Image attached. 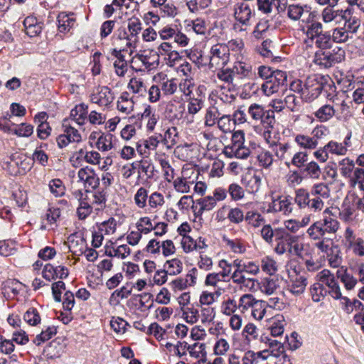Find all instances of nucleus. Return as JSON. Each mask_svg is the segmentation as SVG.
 <instances>
[{"mask_svg": "<svg viewBox=\"0 0 364 364\" xmlns=\"http://www.w3.org/2000/svg\"><path fill=\"white\" fill-rule=\"evenodd\" d=\"M153 223L148 216L140 218L136 223V228L144 235H147L153 230Z\"/></svg>", "mask_w": 364, "mask_h": 364, "instance_id": "680f3d73", "label": "nucleus"}, {"mask_svg": "<svg viewBox=\"0 0 364 364\" xmlns=\"http://www.w3.org/2000/svg\"><path fill=\"white\" fill-rule=\"evenodd\" d=\"M161 141V134H155L136 142V150L143 157H148L150 151L156 150Z\"/></svg>", "mask_w": 364, "mask_h": 364, "instance_id": "2eb2a0df", "label": "nucleus"}, {"mask_svg": "<svg viewBox=\"0 0 364 364\" xmlns=\"http://www.w3.org/2000/svg\"><path fill=\"white\" fill-rule=\"evenodd\" d=\"M330 210L326 208L323 212V214L326 215L323 216V220H319L325 235L335 234L340 227L339 222L335 218L330 215Z\"/></svg>", "mask_w": 364, "mask_h": 364, "instance_id": "6ab92c4d", "label": "nucleus"}, {"mask_svg": "<svg viewBox=\"0 0 364 364\" xmlns=\"http://www.w3.org/2000/svg\"><path fill=\"white\" fill-rule=\"evenodd\" d=\"M258 9L264 14H270L274 8L277 9L281 5H285L287 0H257Z\"/></svg>", "mask_w": 364, "mask_h": 364, "instance_id": "72a5a7b5", "label": "nucleus"}, {"mask_svg": "<svg viewBox=\"0 0 364 364\" xmlns=\"http://www.w3.org/2000/svg\"><path fill=\"white\" fill-rule=\"evenodd\" d=\"M238 308L236 301L233 299L228 298L227 300L221 303L220 311L225 316H230L235 314L237 309Z\"/></svg>", "mask_w": 364, "mask_h": 364, "instance_id": "e2e57ef3", "label": "nucleus"}, {"mask_svg": "<svg viewBox=\"0 0 364 364\" xmlns=\"http://www.w3.org/2000/svg\"><path fill=\"white\" fill-rule=\"evenodd\" d=\"M55 141L58 148L64 149L70 144H80L83 139L80 130L73 126L70 119H63L62 122V134L56 137Z\"/></svg>", "mask_w": 364, "mask_h": 364, "instance_id": "20e7f679", "label": "nucleus"}, {"mask_svg": "<svg viewBox=\"0 0 364 364\" xmlns=\"http://www.w3.org/2000/svg\"><path fill=\"white\" fill-rule=\"evenodd\" d=\"M206 245L203 242V245H195L194 248L199 251V258L198 260V267L204 271H209L212 269L213 263L212 258L207 255L204 254L201 250Z\"/></svg>", "mask_w": 364, "mask_h": 364, "instance_id": "c9c22d12", "label": "nucleus"}, {"mask_svg": "<svg viewBox=\"0 0 364 364\" xmlns=\"http://www.w3.org/2000/svg\"><path fill=\"white\" fill-rule=\"evenodd\" d=\"M299 28L306 36L304 41L306 44L314 43L321 50L331 47V36L328 32L323 31V26L321 22L309 17L306 23L301 24Z\"/></svg>", "mask_w": 364, "mask_h": 364, "instance_id": "f257e3e1", "label": "nucleus"}, {"mask_svg": "<svg viewBox=\"0 0 364 364\" xmlns=\"http://www.w3.org/2000/svg\"><path fill=\"white\" fill-rule=\"evenodd\" d=\"M23 284L16 279H9L2 284V292L4 296L14 298L23 289Z\"/></svg>", "mask_w": 364, "mask_h": 364, "instance_id": "4be33fe9", "label": "nucleus"}, {"mask_svg": "<svg viewBox=\"0 0 364 364\" xmlns=\"http://www.w3.org/2000/svg\"><path fill=\"white\" fill-rule=\"evenodd\" d=\"M253 15V6L248 2H238L234 6V17L242 26H247Z\"/></svg>", "mask_w": 364, "mask_h": 364, "instance_id": "4468645a", "label": "nucleus"}, {"mask_svg": "<svg viewBox=\"0 0 364 364\" xmlns=\"http://www.w3.org/2000/svg\"><path fill=\"white\" fill-rule=\"evenodd\" d=\"M48 187L50 193L55 197H60L65 194V187L63 181L58 178L51 180Z\"/></svg>", "mask_w": 364, "mask_h": 364, "instance_id": "0e129e2a", "label": "nucleus"}, {"mask_svg": "<svg viewBox=\"0 0 364 364\" xmlns=\"http://www.w3.org/2000/svg\"><path fill=\"white\" fill-rule=\"evenodd\" d=\"M283 231L279 229H272L270 225H264L261 230V236L267 243L271 244L273 242L274 237L276 240H281L283 237Z\"/></svg>", "mask_w": 364, "mask_h": 364, "instance_id": "f704fd0d", "label": "nucleus"}, {"mask_svg": "<svg viewBox=\"0 0 364 364\" xmlns=\"http://www.w3.org/2000/svg\"><path fill=\"white\" fill-rule=\"evenodd\" d=\"M355 198V196H354V192L349 191L344 199L340 214L342 218L346 221L352 218L355 209L357 208L354 202Z\"/></svg>", "mask_w": 364, "mask_h": 364, "instance_id": "393cba45", "label": "nucleus"}, {"mask_svg": "<svg viewBox=\"0 0 364 364\" xmlns=\"http://www.w3.org/2000/svg\"><path fill=\"white\" fill-rule=\"evenodd\" d=\"M306 233L313 240L322 239V237L325 236L321 223L319 220L314 222L311 225V226L307 229Z\"/></svg>", "mask_w": 364, "mask_h": 364, "instance_id": "4d7b16f0", "label": "nucleus"}, {"mask_svg": "<svg viewBox=\"0 0 364 364\" xmlns=\"http://www.w3.org/2000/svg\"><path fill=\"white\" fill-rule=\"evenodd\" d=\"M134 102L129 94L122 92L117 102V109L121 113L129 114L134 110Z\"/></svg>", "mask_w": 364, "mask_h": 364, "instance_id": "cd10ccee", "label": "nucleus"}, {"mask_svg": "<svg viewBox=\"0 0 364 364\" xmlns=\"http://www.w3.org/2000/svg\"><path fill=\"white\" fill-rule=\"evenodd\" d=\"M112 135L110 134H101L96 142L97 149L102 151H107L112 148Z\"/></svg>", "mask_w": 364, "mask_h": 364, "instance_id": "864d4df0", "label": "nucleus"}, {"mask_svg": "<svg viewBox=\"0 0 364 364\" xmlns=\"http://www.w3.org/2000/svg\"><path fill=\"white\" fill-rule=\"evenodd\" d=\"M218 128L224 134L230 133L233 130L234 122L229 114L220 115L217 122Z\"/></svg>", "mask_w": 364, "mask_h": 364, "instance_id": "8fccbe9b", "label": "nucleus"}, {"mask_svg": "<svg viewBox=\"0 0 364 364\" xmlns=\"http://www.w3.org/2000/svg\"><path fill=\"white\" fill-rule=\"evenodd\" d=\"M294 141L303 149L313 150L315 149L318 141H316L311 136L305 134H297L294 137Z\"/></svg>", "mask_w": 364, "mask_h": 364, "instance_id": "4c0bfd02", "label": "nucleus"}, {"mask_svg": "<svg viewBox=\"0 0 364 364\" xmlns=\"http://www.w3.org/2000/svg\"><path fill=\"white\" fill-rule=\"evenodd\" d=\"M337 277L341 279V281L344 284L346 288L348 290L352 289L357 281L351 275L346 272V269L342 267L337 271Z\"/></svg>", "mask_w": 364, "mask_h": 364, "instance_id": "bf43d9fd", "label": "nucleus"}, {"mask_svg": "<svg viewBox=\"0 0 364 364\" xmlns=\"http://www.w3.org/2000/svg\"><path fill=\"white\" fill-rule=\"evenodd\" d=\"M265 326L270 331L272 336H279L283 334L286 324L283 315L277 314L265 320Z\"/></svg>", "mask_w": 364, "mask_h": 364, "instance_id": "a211bd4d", "label": "nucleus"}, {"mask_svg": "<svg viewBox=\"0 0 364 364\" xmlns=\"http://www.w3.org/2000/svg\"><path fill=\"white\" fill-rule=\"evenodd\" d=\"M223 241L226 246L235 254L242 255L247 251L245 243L241 239H229L223 237Z\"/></svg>", "mask_w": 364, "mask_h": 364, "instance_id": "ea45409f", "label": "nucleus"}, {"mask_svg": "<svg viewBox=\"0 0 364 364\" xmlns=\"http://www.w3.org/2000/svg\"><path fill=\"white\" fill-rule=\"evenodd\" d=\"M65 13H60L58 16V30L60 32L65 33L70 31L73 27L75 19L72 16Z\"/></svg>", "mask_w": 364, "mask_h": 364, "instance_id": "a19ab883", "label": "nucleus"}, {"mask_svg": "<svg viewBox=\"0 0 364 364\" xmlns=\"http://www.w3.org/2000/svg\"><path fill=\"white\" fill-rule=\"evenodd\" d=\"M269 210L273 212H282L289 215L292 211L291 203L287 197L274 199L269 205Z\"/></svg>", "mask_w": 364, "mask_h": 364, "instance_id": "a878e982", "label": "nucleus"}, {"mask_svg": "<svg viewBox=\"0 0 364 364\" xmlns=\"http://www.w3.org/2000/svg\"><path fill=\"white\" fill-rule=\"evenodd\" d=\"M339 166L341 174L350 178L355 170L353 161L349 158L343 159L339 162Z\"/></svg>", "mask_w": 364, "mask_h": 364, "instance_id": "774afa93", "label": "nucleus"}, {"mask_svg": "<svg viewBox=\"0 0 364 364\" xmlns=\"http://www.w3.org/2000/svg\"><path fill=\"white\" fill-rule=\"evenodd\" d=\"M247 224L253 228H259L262 225L265 220L262 215L256 211H248L245 218Z\"/></svg>", "mask_w": 364, "mask_h": 364, "instance_id": "5fc2aeb1", "label": "nucleus"}, {"mask_svg": "<svg viewBox=\"0 0 364 364\" xmlns=\"http://www.w3.org/2000/svg\"><path fill=\"white\" fill-rule=\"evenodd\" d=\"M269 148L279 160L284 161V162L289 161L291 156L290 151L291 146L289 143H276L273 141Z\"/></svg>", "mask_w": 364, "mask_h": 364, "instance_id": "5701e85b", "label": "nucleus"}, {"mask_svg": "<svg viewBox=\"0 0 364 364\" xmlns=\"http://www.w3.org/2000/svg\"><path fill=\"white\" fill-rule=\"evenodd\" d=\"M224 154L228 157L235 156L237 159H247L250 154V151L249 148L242 145L233 148H225Z\"/></svg>", "mask_w": 364, "mask_h": 364, "instance_id": "37998d69", "label": "nucleus"}, {"mask_svg": "<svg viewBox=\"0 0 364 364\" xmlns=\"http://www.w3.org/2000/svg\"><path fill=\"white\" fill-rule=\"evenodd\" d=\"M220 114L217 108L211 107L206 109L204 117V124L205 127H213L217 124Z\"/></svg>", "mask_w": 364, "mask_h": 364, "instance_id": "13d9d810", "label": "nucleus"}, {"mask_svg": "<svg viewBox=\"0 0 364 364\" xmlns=\"http://www.w3.org/2000/svg\"><path fill=\"white\" fill-rule=\"evenodd\" d=\"M159 87L164 95H173L178 89V81L175 78H163L159 83Z\"/></svg>", "mask_w": 364, "mask_h": 364, "instance_id": "79ce46f5", "label": "nucleus"}, {"mask_svg": "<svg viewBox=\"0 0 364 364\" xmlns=\"http://www.w3.org/2000/svg\"><path fill=\"white\" fill-rule=\"evenodd\" d=\"M142 31V23L137 17H131L127 20V28L118 29V38L125 41V46L132 53L139 41V35Z\"/></svg>", "mask_w": 364, "mask_h": 364, "instance_id": "f03ea898", "label": "nucleus"}, {"mask_svg": "<svg viewBox=\"0 0 364 364\" xmlns=\"http://www.w3.org/2000/svg\"><path fill=\"white\" fill-rule=\"evenodd\" d=\"M309 192L303 188H299L295 191L294 200L300 208H306L309 207Z\"/></svg>", "mask_w": 364, "mask_h": 364, "instance_id": "603ef678", "label": "nucleus"}, {"mask_svg": "<svg viewBox=\"0 0 364 364\" xmlns=\"http://www.w3.org/2000/svg\"><path fill=\"white\" fill-rule=\"evenodd\" d=\"M182 344L183 345V350H186V352L188 351L190 356L198 359V360L201 362L205 360L207 352L205 343L196 342L192 345H189L186 342Z\"/></svg>", "mask_w": 364, "mask_h": 364, "instance_id": "aec40b11", "label": "nucleus"}, {"mask_svg": "<svg viewBox=\"0 0 364 364\" xmlns=\"http://www.w3.org/2000/svg\"><path fill=\"white\" fill-rule=\"evenodd\" d=\"M193 184V181H190L184 176L177 177L173 181V186L175 191L181 193H189Z\"/></svg>", "mask_w": 364, "mask_h": 364, "instance_id": "a18cd8bd", "label": "nucleus"}, {"mask_svg": "<svg viewBox=\"0 0 364 364\" xmlns=\"http://www.w3.org/2000/svg\"><path fill=\"white\" fill-rule=\"evenodd\" d=\"M210 68H218L225 65L230 60V53L226 46L223 43H218L212 46L210 51Z\"/></svg>", "mask_w": 364, "mask_h": 364, "instance_id": "9b49d317", "label": "nucleus"}, {"mask_svg": "<svg viewBox=\"0 0 364 364\" xmlns=\"http://www.w3.org/2000/svg\"><path fill=\"white\" fill-rule=\"evenodd\" d=\"M262 341H264L266 343H268V350H269V353L272 356L279 357V355L284 353V348L281 342L277 340L268 338L267 337H265L264 339L262 338Z\"/></svg>", "mask_w": 364, "mask_h": 364, "instance_id": "6e6d98bb", "label": "nucleus"}, {"mask_svg": "<svg viewBox=\"0 0 364 364\" xmlns=\"http://www.w3.org/2000/svg\"><path fill=\"white\" fill-rule=\"evenodd\" d=\"M295 275H291L290 282L288 286V290L295 296L302 294L308 284L307 277L305 272H296L294 270Z\"/></svg>", "mask_w": 364, "mask_h": 364, "instance_id": "f3484780", "label": "nucleus"}, {"mask_svg": "<svg viewBox=\"0 0 364 364\" xmlns=\"http://www.w3.org/2000/svg\"><path fill=\"white\" fill-rule=\"evenodd\" d=\"M257 287L259 288L262 293L271 295L278 287L277 280L271 277H264L261 279L260 281L257 279Z\"/></svg>", "mask_w": 364, "mask_h": 364, "instance_id": "473e14b6", "label": "nucleus"}, {"mask_svg": "<svg viewBox=\"0 0 364 364\" xmlns=\"http://www.w3.org/2000/svg\"><path fill=\"white\" fill-rule=\"evenodd\" d=\"M334 6H326L321 12L320 16L324 23L328 24L335 22L337 24H342L343 21L350 20V16L354 14L350 9H334Z\"/></svg>", "mask_w": 364, "mask_h": 364, "instance_id": "0eeeda50", "label": "nucleus"}, {"mask_svg": "<svg viewBox=\"0 0 364 364\" xmlns=\"http://www.w3.org/2000/svg\"><path fill=\"white\" fill-rule=\"evenodd\" d=\"M78 181L83 183L85 188H97L100 185V178L95 170L86 166L79 169L77 172Z\"/></svg>", "mask_w": 364, "mask_h": 364, "instance_id": "dca6fc26", "label": "nucleus"}, {"mask_svg": "<svg viewBox=\"0 0 364 364\" xmlns=\"http://www.w3.org/2000/svg\"><path fill=\"white\" fill-rule=\"evenodd\" d=\"M148 199V191L144 187H140L134 195V203L139 208H144Z\"/></svg>", "mask_w": 364, "mask_h": 364, "instance_id": "69168bd1", "label": "nucleus"}, {"mask_svg": "<svg viewBox=\"0 0 364 364\" xmlns=\"http://www.w3.org/2000/svg\"><path fill=\"white\" fill-rule=\"evenodd\" d=\"M159 64V55L156 53L149 54H136L131 61L133 69L137 71L152 70L156 69Z\"/></svg>", "mask_w": 364, "mask_h": 364, "instance_id": "423d86ee", "label": "nucleus"}, {"mask_svg": "<svg viewBox=\"0 0 364 364\" xmlns=\"http://www.w3.org/2000/svg\"><path fill=\"white\" fill-rule=\"evenodd\" d=\"M350 191L364 193V168H356L350 178Z\"/></svg>", "mask_w": 364, "mask_h": 364, "instance_id": "bb28decb", "label": "nucleus"}, {"mask_svg": "<svg viewBox=\"0 0 364 364\" xmlns=\"http://www.w3.org/2000/svg\"><path fill=\"white\" fill-rule=\"evenodd\" d=\"M164 268L168 274L177 275L183 270V263L178 258H173L166 262Z\"/></svg>", "mask_w": 364, "mask_h": 364, "instance_id": "3c124183", "label": "nucleus"}, {"mask_svg": "<svg viewBox=\"0 0 364 364\" xmlns=\"http://www.w3.org/2000/svg\"><path fill=\"white\" fill-rule=\"evenodd\" d=\"M344 51L339 50L338 53L331 50H319L315 53L314 63L322 68H331L344 59Z\"/></svg>", "mask_w": 364, "mask_h": 364, "instance_id": "1a4fd4ad", "label": "nucleus"}, {"mask_svg": "<svg viewBox=\"0 0 364 364\" xmlns=\"http://www.w3.org/2000/svg\"><path fill=\"white\" fill-rule=\"evenodd\" d=\"M150 4L160 9L163 16L174 17L177 14V8L170 0H150Z\"/></svg>", "mask_w": 364, "mask_h": 364, "instance_id": "b1692460", "label": "nucleus"}, {"mask_svg": "<svg viewBox=\"0 0 364 364\" xmlns=\"http://www.w3.org/2000/svg\"><path fill=\"white\" fill-rule=\"evenodd\" d=\"M303 171L306 176L314 180L319 179L321 175V168L314 161L307 163L305 165Z\"/></svg>", "mask_w": 364, "mask_h": 364, "instance_id": "49530a36", "label": "nucleus"}, {"mask_svg": "<svg viewBox=\"0 0 364 364\" xmlns=\"http://www.w3.org/2000/svg\"><path fill=\"white\" fill-rule=\"evenodd\" d=\"M101 161V156L96 151H87L86 149L81 148L73 153L70 158V161L73 167H80L83 162L91 165H99Z\"/></svg>", "mask_w": 364, "mask_h": 364, "instance_id": "6e6552de", "label": "nucleus"}, {"mask_svg": "<svg viewBox=\"0 0 364 364\" xmlns=\"http://www.w3.org/2000/svg\"><path fill=\"white\" fill-rule=\"evenodd\" d=\"M259 300L256 299L252 294H245L240 296L237 304L238 309L242 313H245L250 309H252Z\"/></svg>", "mask_w": 364, "mask_h": 364, "instance_id": "c03bdc74", "label": "nucleus"}, {"mask_svg": "<svg viewBox=\"0 0 364 364\" xmlns=\"http://www.w3.org/2000/svg\"><path fill=\"white\" fill-rule=\"evenodd\" d=\"M326 149H327L329 154L337 156H344L348 151V149L345 148V145H342L341 142L333 140L326 144Z\"/></svg>", "mask_w": 364, "mask_h": 364, "instance_id": "052dcab7", "label": "nucleus"}, {"mask_svg": "<svg viewBox=\"0 0 364 364\" xmlns=\"http://www.w3.org/2000/svg\"><path fill=\"white\" fill-rule=\"evenodd\" d=\"M232 69L235 75H238L241 79L250 78L253 76L252 65L242 60H237Z\"/></svg>", "mask_w": 364, "mask_h": 364, "instance_id": "2f4dec72", "label": "nucleus"}, {"mask_svg": "<svg viewBox=\"0 0 364 364\" xmlns=\"http://www.w3.org/2000/svg\"><path fill=\"white\" fill-rule=\"evenodd\" d=\"M203 106V101L201 99L190 97L187 105L188 114L184 118L187 124H191L193 122L194 115L202 109Z\"/></svg>", "mask_w": 364, "mask_h": 364, "instance_id": "c85d7f7f", "label": "nucleus"}, {"mask_svg": "<svg viewBox=\"0 0 364 364\" xmlns=\"http://www.w3.org/2000/svg\"><path fill=\"white\" fill-rule=\"evenodd\" d=\"M343 26L334 28L332 31L331 40L336 43H345L352 40L353 35L358 31L360 26V20L356 16H350V20L343 21Z\"/></svg>", "mask_w": 364, "mask_h": 364, "instance_id": "7ed1b4c3", "label": "nucleus"}, {"mask_svg": "<svg viewBox=\"0 0 364 364\" xmlns=\"http://www.w3.org/2000/svg\"><path fill=\"white\" fill-rule=\"evenodd\" d=\"M114 100V92L107 86L95 87L90 95V102L100 107H107L112 103Z\"/></svg>", "mask_w": 364, "mask_h": 364, "instance_id": "9d476101", "label": "nucleus"}, {"mask_svg": "<svg viewBox=\"0 0 364 364\" xmlns=\"http://www.w3.org/2000/svg\"><path fill=\"white\" fill-rule=\"evenodd\" d=\"M216 200L211 196H205L196 200V214L202 215L204 212L212 210L216 206Z\"/></svg>", "mask_w": 364, "mask_h": 364, "instance_id": "c756f323", "label": "nucleus"}, {"mask_svg": "<svg viewBox=\"0 0 364 364\" xmlns=\"http://www.w3.org/2000/svg\"><path fill=\"white\" fill-rule=\"evenodd\" d=\"M323 90V84L316 75L309 76L304 83L303 100L312 101L317 98Z\"/></svg>", "mask_w": 364, "mask_h": 364, "instance_id": "f8f14e48", "label": "nucleus"}, {"mask_svg": "<svg viewBox=\"0 0 364 364\" xmlns=\"http://www.w3.org/2000/svg\"><path fill=\"white\" fill-rule=\"evenodd\" d=\"M258 165L265 169H271L275 161L273 152L271 150L262 149L257 155Z\"/></svg>", "mask_w": 364, "mask_h": 364, "instance_id": "7c9ffc66", "label": "nucleus"}, {"mask_svg": "<svg viewBox=\"0 0 364 364\" xmlns=\"http://www.w3.org/2000/svg\"><path fill=\"white\" fill-rule=\"evenodd\" d=\"M182 317L188 323H196L199 319V311L193 306H183L181 308Z\"/></svg>", "mask_w": 364, "mask_h": 364, "instance_id": "de8ad7c7", "label": "nucleus"}, {"mask_svg": "<svg viewBox=\"0 0 364 364\" xmlns=\"http://www.w3.org/2000/svg\"><path fill=\"white\" fill-rule=\"evenodd\" d=\"M309 208L314 212H320L324 208V200L330 197V189L323 183L314 184L309 191Z\"/></svg>", "mask_w": 364, "mask_h": 364, "instance_id": "39448f33", "label": "nucleus"}, {"mask_svg": "<svg viewBox=\"0 0 364 364\" xmlns=\"http://www.w3.org/2000/svg\"><path fill=\"white\" fill-rule=\"evenodd\" d=\"M187 30H193L197 34H205L207 30L206 23L204 20L201 18H197L196 20L190 21L187 24Z\"/></svg>", "mask_w": 364, "mask_h": 364, "instance_id": "338daca9", "label": "nucleus"}, {"mask_svg": "<svg viewBox=\"0 0 364 364\" xmlns=\"http://www.w3.org/2000/svg\"><path fill=\"white\" fill-rule=\"evenodd\" d=\"M88 106L84 103L76 105L71 109L70 117V122H75L77 125L82 126L85 124L87 119Z\"/></svg>", "mask_w": 364, "mask_h": 364, "instance_id": "412c9836", "label": "nucleus"}, {"mask_svg": "<svg viewBox=\"0 0 364 364\" xmlns=\"http://www.w3.org/2000/svg\"><path fill=\"white\" fill-rule=\"evenodd\" d=\"M232 282L245 291H255L257 290V279L247 277L243 270H234L230 274Z\"/></svg>", "mask_w": 364, "mask_h": 364, "instance_id": "ddd939ff", "label": "nucleus"}, {"mask_svg": "<svg viewBox=\"0 0 364 364\" xmlns=\"http://www.w3.org/2000/svg\"><path fill=\"white\" fill-rule=\"evenodd\" d=\"M309 8L306 6H301L299 4H291L287 6V16L292 21H299L304 14L309 13Z\"/></svg>", "mask_w": 364, "mask_h": 364, "instance_id": "e433bc0d", "label": "nucleus"}, {"mask_svg": "<svg viewBox=\"0 0 364 364\" xmlns=\"http://www.w3.org/2000/svg\"><path fill=\"white\" fill-rule=\"evenodd\" d=\"M307 161L308 154L306 151H299L290 158L289 161H285V165L288 167L292 165L296 168H301L305 166V164Z\"/></svg>", "mask_w": 364, "mask_h": 364, "instance_id": "09e8293b", "label": "nucleus"}, {"mask_svg": "<svg viewBox=\"0 0 364 364\" xmlns=\"http://www.w3.org/2000/svg\"><path fill=\"white\" fill-rule=\"evenodd\" d=\"M336 109L333 105H324L318 108L314 113L315 117L321 122L331 119L336 114Z\"/></svg>", "mask_w": 364, "mask_h": 364, "instance_id": "58836bf2", "label": "nucleus"}]
</instances>
